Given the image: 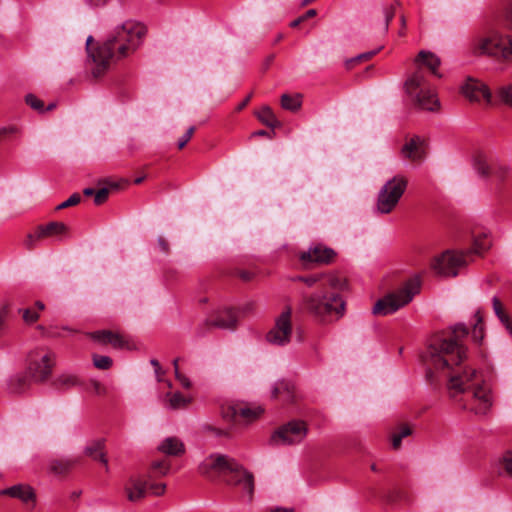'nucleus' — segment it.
Listing matches in <instances>:
<instances>
[{
  "instance_id": "obj_1",
  "label": "nucleus",
  "mask_w": 512,
  "mask_h": 512,
  "mask_svg": "<svg viewBox=\"0 0 512 512\" xmlns=\"http://www.w3.org/2000/svg\"><path fill=\"white\" fill-rule=\"evenodd\" d=\"M469 333L464 324H456L451 329L434 334L423 354L426 376L432 382L434 372L449 375L448 389L453 398L463 395V408L475 414L484 415L492 406L491 391L480 379L476 369L465 367L461 371L456 368L467 357V349L463 340Z\"/></svg>"
},
{
  "instance_id": "obj_2",
  "label": "nucleus",
  "mask_w": 512,
  "mask_h": 512,
  "mask_svg": "<svg viewBox=\"0 0 512 512\" xmlns=\"http://www.w3.org/2000/svg\"><path fill=\"white\" fill-rule=\"evenodd\" d=\"M146 28L143 24L128 20L115 28L110 37L90 52L93 62L91 73L94 78L103 76L111 64L134 53L140 46Z\"/></svg>"
},
{
  "instance_id": "obj_3",
  "label": "nucleus",
  "mask_w": 512,
  "mask_h": 512,
  "mask_svg": "<svg viewBox=\"0 0 512 512\" xmlns=\"http://www.w3.org/2000/svg\"><path fill=\"white\" fill-rule=\"evenodd\" d=\"M346 280L338 274L330 273L322 289L303 295L302 308L322 323L340 319L345 313V301L341 292L346 289Z\"/></svg>"
},
{
  "instance_id": "obj_4",
  "label": "nucleus",
  "mask_w": 512,
  "mask_h": 512,
  "mask_svg": "<svg viewBox=\"0 0 512 512\" xmlns=\"http://www.w3.org/2000/svg\"><path fill=\"white\" fill-rule=\"evenodd\" d=\"M203 474L215 471L225 477L229 485L239 486L248 500H251L254 493V477L239 464L234 458L226 455L213 454L204 460L200 466Z\"/></svg>"
},
{
  "instance_id": "obj_5",
  "label": "nucleus",
  "mask_w": 512,
  "mask_h": 512,
  "mask_svg": "<svg viewBox=\"0 0 512 512\" xmlns=\"http://www.w3.org/2000/svg\"><path fill=\"white\" fill-rule=\"evenodd\" d=\"M508 18L512 24V4L508 10ZM470 49L474 55H485L506 64H512V34L491 30L474 37L471 41Z\"/></svg>"
},
{
  "instance_id": "obj_6",
  "label": "nucleus",
  "mask_w": 512,
  "mask_h": 512,
  "mask_svg": "<svg viewBox=\"0 0 512 512\" xmlns=\"http://www.w3.org/2000/svg\"><path fill=\"white\" fill-rule=\"evenodd\" d=\"M420 291V280L417 277L407 280L400 288L379 299L372 312L374 315H389L412 301Z\"/></svg>"
},
{
  "instance_id": "obj_7",
  "label": "nucleus",
  "mask_w": 512,
  "mask_h": 512,
  "mask_svg": "<svg viewBox=\"0 0 512 512\" xmlns=\"http://www.w3.org/2000/svg\"><path fill=\"white\" fill-rule=\"evenodd\" d=\"M407 93L415 96L417 104L424 110L436 111L439 100L435 92L426 86L425 73L418 68L405 83Z\"/></svg>"
},
{
  "instance_id": "obj_8",
  "label": "nucleus",
  "mask_w": 512,
  "mask_h": 512,
  "mask_svg": "<svg viewBox=\"0 0 512 512\" xmlns=\"http://www.w3.org/2000/svg\"><path fill=\"white\" fill-rule=\"evenodd\" d=\"M407 184V179L402 175H396L388 180L378 193L376 211L380 214L391 213L403 196Z\"/></svg>"
},
{
  "instance_id": "obj_9",
  "label": "nucleus",
  "mask_w": 512,
  "mask_h": 512,
  "mask_svg": "<svg viewBox=\"0 0 512 512\" xmlns=\"http://www.w3.org/2000/svg\"><path fill=\"white\" fill-rule=\"evenodd\" d=\"M292 333V309L291 307H286L276 317L274 326L267 333L266 339L271 344L284 346L291 341Z\"/></svg>"
},
{
  "instance_id": "obj_10",
  "label": "nucleus",
  "mask_w": 512,
  "mask_h": 512,
  "mask_svg": "<svg viewBox=\"0 0 512 512\" xmlns=\"http://www.w3.org/2000/svg\"><path fill=\"white\" fill-rule=\"evenodd\" d=\"M468 262L464 251L455 252L448 250L435 258L432 268L441 276L454 277L458 274L460 268L467 265Z\"/></svg>"
},
{
  "instance_id": "obj_11",
  "label": "nucleus",
  "mask_w": 512,
  "mask_h": 512,
  "mask_svg": "<svg viewBox=\"0 0 512 512\" xmlns=\"http://www.w3.org/2000/svg\"><path fill=\"white\" fill-rule=\"evenodd\" d=\"M55 355L51 351L38 350L29 356V372L36 382H43L52 373Z\"/></svg>"
},
{
  "instance_id": "obj_12",
  "label": "nucleus",
  "mask_w": 512,
  "mask_h": 512,
  "mask_svg": "<svg viewBox=\"0 0 512 512\" xmlns=\"http://www.w3.org/2000/svg\"><path fill=\"white\" fill-rule=\"evenodd\" d=\"M306 434L307 427L305 422L292 420L276 430L271 440L277 445H292L300 443Z\"/></svg>"
},
{
  "instance_id": "obj_13",
  "label": "nucleus",
  "mask_w": 512,
  "mask_h": 512,
  "mask_svg": "<svg viewBox=\"0 0 512 512\" xmlns=\"http://www.w3.org/2000/svg\"><path fill=\"white\" fill-rule=\"evenodd\" d=\"M171 463L167 459L153 461L144 476L149 482L150 493L153 496H162L166 491V484L157 481L158 478L164 477L169 474Z\"/></svg>"
},
{
  "instance_id": "obj_14",
  "label": "nucleus",
  "mask_w": 512,
  "mask_h": 512,
  "mask_svg": "<svg viewBox=\"0 0 512 512\" xmlns=\"http://www.w3.org/2000/svg\"><path fill=\"white\" fill-rule=\"evenodd\" d=\"M336 252L322 244H316L300 254L302 264L309 268L313 264H330L334 261Z\"/></svg>"
},
{
  "instance_id": "obj_15",
  "label": "nucleus",
  "mask_w": 512,
  "mask_h": 512,
  "mask_svg": "<svg viewBox=\"0 0 512 512\" xmlns=\"http://www.w3.org/2000/svg\"><path fill=\"white\" fill-rule=\"evenodd\" d=\"M124 493L128 501L139 502L151 494L149 482L144 476H131L124 485Z\"/></svg>"
},
{
  "instance_id": "obj_16",
  "label": "nucleus",
  "mask_w": 512,
  "mask_h": 512,
  "mask_svg": "<svg viewBox=\"0 0 512 512\" xmlns=\"http://www.w3.org/2000/svg\"><path fill=\"white\" fill-rule=\"evenodd\" d=\"M91 338L101 344H109L116 349L132 350L135 348V344L132 340L122 334L109 330L95 331L91 333Z\"/></svg>"
},
{
  "instance_id": "obj_17",
  "label": "nucleus",
  "mask_w": 512,
  "mask_h": 512,
  "mask_svg": "<svg viewBox=\"0 0 512 512\" xmlns=\"http://www.w3.org/2000/svg\"><path fill=\"white\" fill-rule=\"evenodd\" d=\"M403 158L412 162H422L427 154V142L420 136L408 139L401 148Z\"/></svg>"
},
{
  "instance_id": "obj_18",
  "label": "nucleus",
  "mask_w": 512,
  "mask_h": 512,
  "mask_svg": "<svg viewBox=\"0 0 512 512\" xmlns=\"http://www.w3.org/2000/svg\"><path fill=\"white\" fill-rule=\"evenodd\" d=\"M462 94L470 101H481L485 100L487 103H491L492 95L488 87L482 82L468 78L461 87Z\"/></svg>"
},
{
  "instance_id": "obj_19",
  "label": "nucleus",
  "mask_w": 512,
  "mask_h": 512,
  "mask_svg": "<svg viewBox=\"0 0 512 512\" xmlns=\"http://www.w3.org/2000/svg\"><path fill=\"white\" fill-rule=\"evenodd\" d=\"M237 321V311L232 308H227L216 312L215 315L205 321L204 325L222 329H231L236 327Z\"/></svg>"
},
{
  "instance_id": "obj_20",
  "label": "nucleus",
  "mask_w": 512,
  "mask_h": 512,
  "mask_svg": "<svg viewBox=\"0 0 512 512\" xmlns=\"http://www.w3.org/2000/svg\"><path fill=\"white\" fill-rule=\"evenodd\" d=\"M1 496H9L20 500L24 504H30L32 507L35 505L36 494L33 488L27 484H17L0 491Z\"/></svg>"
},
{
  "instance_id": "obj_21",
  "label": "nucleus",
  "mask_w": 512,
  "mask_h": 512,
  "mask_svg": "<svg viewBox=\"0 0 512 512\" xmlns=\"http://www.w3.org/2000/svg\"><path fill=\"white\" fill-rule=\"evenodd\" d=\"M263 412L260 407L250 408L241 405H231L223 411V416L227 419L237 421L239 418L250 422L257 419Z\"/></svg>"
},
{
  "instance_id": "obj_22",
  "label": "nucleus",
  "mask_w": 512,
  "mask_h": 512,
  "mask_svg": "<svg viewBox=\"0 0 512 512\" xmlns=\"http://www.w3.org/2000/svg\"><path fill=\"white\" fill-rule=\"evenodd\" d=\"M158 451L173 457L182 456L185 453V445L181 439L175 436L165 438L159 445Z\"/></svg>"
},
{
  "instance_id": "obj_23",
  "label": "nucleus",
  "mask_w": 512,
  "mask_h": 512,
  "mask_svg": "<svg viewBox=\"0 0 512 512\" xmlns=\"http://www.w3.org/2000/svg\"><path fill=\"white\" fill-rule=\"evenodd\" d=\"M68 226L63 222H49L46 225H40L37 227V237L45 238L51 236H59L68 233Z\"/></svg>"
},
{
  "instance_id": "obj_24",
  "label": "nucleus",
  "mask_w": 512,
  "mask_h": 512,
  "mask_svg": "<svg viewBox=\"0 0 512 512\" xmlns=\"http://www.w3.org/2000/svg\"><path fill=\"white\" fill-rule=\"evenodd\" d=\"M491 246V242L486 235L475 237L473 245L470 249L464 251L468 261L470 262L474 255H482Z\"/></svg>"
},
{
  "instance_id": "obj_25",
  "label": "nucleus",
  "mask_w": 512,
  "mask_h": 512,
  "mask_svg": "<svg viewBox=\"0 0 512 512\" xmlns=\"http://www.w3.org/2000/svg\"><path fill=\"white\" fill-rule=\"evenodd\" d=\"M416 62L425 65L427 68H429L432 74L440 76L437 72L440 65V59L435 54L431 52L420 51L416 58Z\"/></svg>"
},
{
  "instance_id": "obj_26",
  "label": "nucleus",
  "mask_w": 512,
  "mask_h": 512,
  "mask_svg": "<svg viewBox=\"0 0 512 512\" xmlns=\"http://www.w3.org/2000/svg\"><path fill=\"white\" fill-rule=\"evenodd\" d=\"M492 305L495 315L500 322L505 326L509 334L512 336V322L509 315L505 312L504 306L498 297H493Z\"/></svg>"
},
{
  "instance_id": "obj_27",
  "label": "nucleus",
  "mask_w": 512,
  "mask_h": 512,
  "mask_svg": "<svg viewBox=\"0 0 512 512\" xmlns=\"http://www.w3.org/2000/svg\"><path fill=\"white\" fill-rule=\"evenodd\" d=\"M103 446L104 443L102 440L95 441L85 448V453L93 459L99 460L105 465L106 469H108V460L105 453L103 452Z\"/></svg>"
},
{
  "instance_id": "obj_28",
  "label": "nucleus",
  "mask_w": 512,
  "mask_h": 512,
  "mask_svg": "<svg viewBox=\"0 0 512 512\" xmlns=\"http://www.w3.org/2000/svg\"><path fill=\"white\" fill-rule=\"evenodd\" d=\"M258 119L266 126L274 129L280 125L275 114L269 106H263L257 113Z\"/></svg>"
},
{
  "instance_id": "obj_29",
  "label": "nucleus",
  "mask_w": 512,
  "mask_h": 512,
  "mask_svg": "<svg viewBox=\"0 0 512 512\" xmlns=\"http://www.w3.org/2000/svg\"><path fill=\"white\" fill-rule=\"evenodd\" d=\"M302 97L300 94L289 95L283 94L281 96V106L283 109L295 112L301 108Z\"/></svg>"
},
{
  "instance_id": "obj_30",
  "label": "nucleus",
  "mask_w": 512,
  "mask_h": 512,
  "mask_svg": "<svg viewBox=\"0 0 512 512\" xmlns=\"http://www.w3.org/2000/svg\"><path fill=\"white\" fill-rule=\"evenodd\" d=\"M77 464L76 459H59L51 463V471L56 474H65Z\"/></svg>"
},
{
  "instance_id": "obj_31",
  "label": "nucleus",
  "mask_w": 512,
  "mask_h": 512,
  "mask_svg": "<svg viewBox=\"0 0 512 512\" xmlns=\"http://www.w3.org/2000/svg\"><path fill=\"white\" fill-rule=\"evenodd\" d=\"M166 397L168 399V406L171 409L185 408L190 403V398L185 397L180 392L168 393Z\"/></svg>"
},
{
  "instance_id": "obj_32",
  "label": "nucleus",
  "mask_w": 512,
  "mask_h": 512,
  "mask_svg": "<svg viewBox=\"0 0 512 512\" xmlns=\"http://www.w3.org/2000/svg\"><path fill=\"white\" fill-rule=\"evenodd\" d=\"M45 305L41 301H37L34 307L26 308L22 310V316L26 323H34L39 318V312L43 311Z\"/></svg>"
},
{
  "instance_id": "obj_33",
  "label": "nucleus",
  "mask_w": 512,
  "mask_h": 512,
  "mask_svg": "<svg viewBox=\"0 0 512 512\" xmlns=\"http://www.w3.org/2000/svg\"><path fill=\"white\" fill-rule=\"evenodd\" d=\"M412 428L407 424H401L398 426L397 431L392 435V446L394 449H398L401 446L402 439L411 435Z\"/></svg>"
},
{
  "instance_id": "obj_34",
  "label": "nucleus",
  "mask_w": 512,
  "mask_h": 512,
  "mask_svg": "<svg viewBox=\"0 0 512 512\" xmlns=\"http://www.w3.org/2000/svg\"><path fill=\"white\" fill-rule=\"evenodd\" d=\"M475 319H476V322L474 323V326H473V329L471 332L472 339L476 343H481V341L484 338V324H483V316H482L480 310H478L475 313Z\"/></svg>"
},
{
  "instance_id": "obj_35",
  "label": "nucleus",
  "mask_w": 512,
  "mask_h": 512,
  "mask_svg": "<svg viewBox=\"0 0 512 512\" xmlns=\"http://www.w3.org/2000/svg\"><path fill=\"white\" fill-rule=\"evenodd\" d=\"M496 100L499 103L512 107V85H504L497 89Z\"/></svg>"
},
{
  "instance_id": "obj_36",
  "label": "nucleus",
  "mask_w": 512,
  "mask_h": 512,
  "mask_svg": "<svg viewBox=\"0 0 512 512\" xmlns=\"http://www.w3.org/2000/svg\"><path fill=\"white\" fill-rule=\"evenodd\" d=\"M77 384H78L77 377L75 375H71V374H63V375L59 376L53 382V385L57 389H62V390L69 389Z\"/></svg>"
},
{
  "instance_id": "obj_37",
  "label": "nucleus",
  "mask_w": 512,
  "mask_h": 512,
  "mask_svg": "<svg viewBox=\"0 0 512 512\" xmlns=\"http://www.w3.org/2000/svg\"><path fill=\"white\" fill-rule=\"evenodd\" d=\"M328 276H329V274L328 275L316 274V275H311V276H300L297 279L299 281L304 282L309 287H312L316 283H320L319 288L322 289V284H323V282H325V280L327 279Z\"/></svg>"
},
{
  "instance_id": "obj_38",
  "label": "nucleus",
  "mask_w": 512,
  "mask_h": 512,
  "mask_svg": "<svg viewBox=\"0 0 512 512\" xmlns=\"http://www.w3.org/2000/svg\"><path fill=\"white\" fill-rule=\"evenodd\" d=\"M93 363L96 368L101 370H107L112 366V359L108 356L94 355Z\"/></svg>"
},
{
  "instance_id": "obj_39",
  "label": "nucleus",
  "mask_w": 512,
  "mask_h": 512,
  "mask_svg": "<svg viewBox=\"0 0 512 512\" xmlns=\"http://www.w3.org/2000/svg\"><path fill=\"white\" fill-rule=\"evenodd\" d=\"M379 50H380V48L377 50L362 53V54L358 55L357 57L348 60L346 62V65L348 68H351L356 63H359L362 61H367V60L371 59L374 55H376Z\"/></svg>"
},
{
  "instance_id": "obj_40",
  "label": "nucleus",
  "mask_w": 512,
  "mask_h": 512,
  "mask_svg": "<svg viewBox=\"0 0 512 512\" xmlns=\"http://www.w3.org/2000/svg\"><path fill=\"white\" fill-rule=\"evenodd\" d=\"M178 363H179V358L174 359L173 366H174V371H175V377L180 382V384L182 385L183 388L188 389L191 386V382L185 375L180 373Z\"/></svg>"
},
{
  "instance_id": "obj_41",
  "label": "nucleus",
  "mask_w": 512,
  "mask_h": 512,
  "mask_svg": "<svg viewBox=\"0 0 512 512\" xmlns=\"http://www.w3.org/2000/svg\"><path fill=\"white\" fill-rule=\"evenodd\" d=\"M27 105H29L32 109L37 110L39 112L44 111V103L42 100L37 98L33 94H28L25 98Z\"/></svg>"
},
{
  "instance_id": "obj_42",
  "label": "nucleus",
  "mask_w": 512,
  "mask_h": 512,
  "mask_svg": "<svg viewBox=\"0 0 512 512\" xmlns=\"http://www.w3.org/2000/svg\"><path fill=\"white\" fill-rule=\"evenodd\" d=\"M501 467L503 471L510 477H512V452H506L501 460Z\"/></svg>"
},
{
  "instance_id": "obj_43",
  "label": "nucleus",
  "mask_w": 512,
  "mask_h": 512,
  "mask_svg": "<svg viewBox=\"0 0 512 512\" xmlns=\"http://www.w3.org/2000/svg\"><path fill=\"white\" fill-rule=\"evenodd\" d=\"M475 169L481 176H488L490 174V167L486 160L482 157H478L475 161Z\"/></svg>"
},
{
  "instance_id": "obj_44",
  "label": "nucleus",
  "mask_w": 512,
  "mask_h": 512,
  "mask_svg": "<svg viewBox=\"0 0 512 512\" xmlns=\"http://www.w3.org/2000/svg\"><path fill=\"white\" fill-rule=\"evenodd\" d=\"M395 9H396L395 4L388 5L383 9L384 20H385L384 21V31L388 30L389 23L392 21V19L395 16Z\"/></svg>"
},
{
  "instance_id": "obj_45",
  "label": "nucleus",
  "mask_w": 512,
  "mask_h": 512,
  "mask_svg": "<svg viewBox=\"0 0 512 512\" xmlns=\"http://www.w3.org/2000/svg\"><path fill=\"white\" fill-rule=\"evenodd\" d=\"M81 201V195L79 193H73L66 201L62 202L56 207V210H62L71 206L79 204Z\"/></svg>"
},
{
  "instance_id": "obj_46",
  "label": "nucleus",
  "mask_w": 512,
  "mask_h": 512,
  "mask_svg": "<svg viewBox=\"0 0 512 512\" xmlns=\"http://www.w3.org/2000/svg\"><path fill=\"white\" fill-rule=\"evenodd\" d=\"M109 193H110V190L109 188H101L99 189L98 191H96L95 193V197H94V203L96 205H101L103 204L104 202L107 201L108 199V196H109Z\"/></svg>"
},
{
  "instance_id": "obj_47",
  "label": "nucleus",
  "mask_w": 512,
  "mask_h": 512,
  "mask_svg": "<svg viewBox=\"0 0 512 512\" xmlns=\"http://www.w3.org/2000/svg\"><path fill=\"white\" fill-rule=\"evenodd\" d=\"M194 132H195V127L191 126V127L188 128V130L184 133V135L178 141V148L179 149H183L186 146V144L192 138Z\"/></svg>"
},
{
  "instance_id": "obj_48",
  "label": "nucleus",
  "mask_w": 512,
  "mask_h": 512,
  "mask_svg": "<svg viewBox=\"0 0 512 512\" xmlns=\"http://www.w3.org/2000/svg\"><path fill=\"white\" fill-rule=\"evenodd\" d=\"M40 239L41 238L37 237V230H36L34 234H28L27 235V237H26V239L24 241V246L28 250H33L36 247V242L38 240H40Z\"/></svg>"
},
{
  "instance_id": "obj_49",
  "label": "nucleus",
  "mask_w": 512,
  "mask_h": 512,
  "mask_svg": "<svg viewBox=\"0 0 512 512\" xmlns=\"http://www.w3.org/2000/svg\"><path fill=\"white\" fill-rule=\"evenodd\" d=\"M26 384L25 378H18L15 384L11 385V391L14 393H22Z\"/></svg>"
},
{
  "instance_id": "obj_50",
  "label": "nucleus",
  "mask_w": 512,
  "mask_h": 512,
  "mask_svg": "<svg viewBox=\"0 0 512 512\" xmlns=\"http://www.w3.org/2000/svg\"><path fill=\"white\" fill-rule=\"evenodd\" d=\"M91 387H92L93 392L97 395L106 394V388L99 381L92 380Z\"/></svg>"
},
{
  "instance_id": "obj_51",
  "label": "nucleus",
  "mask_w": 512,
  "mask_h": 512,
  "mask_svg": "<svg viewBox=\"0 0 512 512\" xmlns=\"http://www.w3.org/2000/svg\"><path fill=\"white\" fill-rule=\"evenodd\" d=\"M286 390L288 393H289V387H288V384H286L285 382H279L275 385L273 391H272V396L274 398L278 397L279 394Z\"/></svg>"
},
{
  "instance_id": "obj_52",
  "label": "nucleus",
  "mask_w": 512,
  "mask_h": 512,
  "mask_svg": "<svg viewBox=\"0 0 512 512\" xmlns=\"http://www.w3.org/2000/svg\"><path fill=\"white\" fill-rule=\"evenodd\" d=\"M86 2L90 6L98 7V6L105 5L108 2V0H86Z\"/></svg>"
},
{
  "instance_id": "obj_53",
  "label": "nucleus",
  "mask_w": 512,
  "mask_h": 512,
  "mask_svg": "<svg viewBox=\"0 0 512 512\" xmlns=\"http://www.w3.org/2000/svg\"><path fill=\"white\" fill-rule=\"evenodd\" d=\"M158 244H159V246H160V248H161V250L163 252H167L168 251V249H169L168 243L166 242V240L164 238L160 237L158 239Z\"/></svg>"
},
{
  "instance_id": "obj_54",
  "label": "nucleus",
  "mask_w": 512,
  "mask_h": 512,
  "mask_svg": "<svg viewBox=\"0 0 512 512\" xmlns=\"http://www.w3.org/2000/svg\"><path fill=\"white\" fill-rule=\"evenodd\" d=\"M303 21H305V17H298L297 19L293 20L291 23H290V26L295 28V27H298Z\"/></svg>"
},
{
  "instance_id": "obj_55",
  "label": "nucleus",
  "mask_w": 512,
  "mask_h": 512,
  "mask_svg": "<svg viewBox=\"0 0 512 512\" xmlns=\"http://www.w3.org/2000/svg\"><path fill=\"white\" fill-rule=\"evenodd\" d=\"M317 14V11L315 9H309L308 11H306V13L304 15H302L301 17H305V20L308 19V18H312L314 16H316Z\"/></svg>"
},
{
  "instance_id": "obj_56",
  "label": "nucleus",
  "mask_w": 512,
  "mask_h": 512,
  "mask_svg": "<svg viewBox=\"0 0 512 512\" xmlns=\"http://www.w3.org/2000/svg\"><path fill=\"white\" fill-rule=\"evenodd\" d=\"M253 136H267V137H271V133L267 132L265 130H258V131L253 133Z\"/></svg>"
},
{
  "instance_id": "obj_57",
  "label": "nucleus",
  "mask_w": 512,
  "mask_h": 512,
  "mask_svg": "<svg viewBox=\"0 0 512 512\" xmlns=\"http://www.w3.org/2000/svg\"><path fill=\"white\" fill-rule=\"evenodd\" d=\"M250 99H251V94H250V95H248V96H247V97H246V98H245V99H244V100L239 104V106H238V110L243 109V108H244V107L249 103Z\"/></svg>"
},
{
  "instance_id": "obj_58",
  "label": "nucleus",
  "mask_w": 512,
  "mask_h": 512,
  "mask_svg": "<svg viewBox=\"0 0 512 512\" xmlns=\"http://www.w3.org/2000/svg\"><path fill=\"white\" fill-rule=\"evenodd\" d=\"M95 193H96V191H95L93 188H85V189L83 190V194H84L85 196H92V195H94V196H95Z\"/></svg>"
},
{
  "instance_id": "obj_59",
  "label": "nucleus",
  "mask_w": 512,
  "mask_h": 512,
  "mask_svg": "<svg viewBox=\"0 0 512 512\" xmlns=\"http://www.w3.org/2000/svg\"><path fill=\"white\" fill-rule=\"evenodd\" d=\"M240 277L244 281H249L251 279V274L249 272H247V271H243V272H241Z\"/></svg>"
},
{
  "instance_id": "obj_60",
  "label": "nucleus",
  "mask_w": 512,
  "mask_h": 512,
  "mask_svg": "<svg viewBox=\"0 0 512 512\" xmlns=\"http://www.w3.org/2000/svg\"><path fill=\"white\" fill-rule=\"evenodd\" d=\"M151 364L155 367L156 372L158 373V370L160 369V364L157 360L152 359Z\"/></svg>"
},
{
  "instance_id": "obj_61",
  "label": "nucleus",
  "mask_w": 512,
  "mask_h": 512,
  "mask_svg": "<svg viewBox=\"0 0 512 512\" xmlns=\"http://www.w3.org/2000/svg\"><path fill=\"white\" fill-rule=\"evenodd\" d=\"M271 512H292V510L291 509H286V508H276V509H274Z\"/></svg>"
},
{
  "instance_id": "obj_62",
  "label": "nucleus",
  "mask_w": 512,
  "mask_h": 512,
  "mask_svg": "<svg viewBox=\"0 0 512 512\" xmlns=\"http://www.w3.org/2000/svg\"><path fill=\"white\" fill-rule=\"evenodd\" d=\"M314 1H315V0H303V1H302V3H301V5H302V6H307V5L311 4V3H312V2H314Z\"/></svg>"
},
{
  "instance_id": "obj_63",
  "label": "nucleus",
  "mask_w": 512,
  "mask_h": 512,
  "mask_svg": "<svg viewBox=\"0 0 512 512\" xmlns=\"http://www.w3.org/2000/svg\"><path fill=\"white\" fill-rule=\"evenodd\" d=\"M143 179H144L143 177H138V178H136V179L134 180V183H135V184H140V183H142Z\"/></svg>"
},
{
  "instance_id": "obj_64",
  "label": "nucleus",
  "mask_w": 512,
  "mask_h": 512,
  "mask_svg": "<svg viewBox=\"0 0 512 512\" xmlns=\"http://www.w3.org/2000/svg\"><path fill=\"white\" fill-rule=\"evenodd\" d=\"M92 40H93L92 36H89V37L87 38V42H86L87 49H89V45H90V43L92 42Z\"/></svg>"
}]
</instances>
